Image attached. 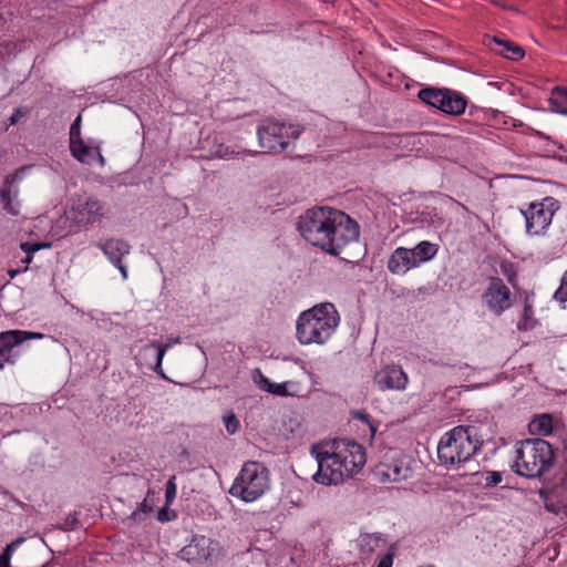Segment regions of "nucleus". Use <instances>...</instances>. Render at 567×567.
Listing matches in <instances>:
<instances>
[{
  "label": "nucleus",
  "instance_id": "nucleus-1",
  "mask_svg": "<svg viewBox=\"0 0 567 567\" xmlns=\"http://www.w3.org/2000/svg\"><path fill=\"white\" fill-rule=\"evenodd\" d=\"M298 230L312 246L333 256L359 238V225L343 212L328 206L306 210L298 221Z\"/></svg>",
  "mask_w": 567,
  "mask_h": 567
},
{
  "label": "nucleus",
  "instance_id": "nucleus-2",
  "mask_svg": "<svg viewBox=\"0 0 567 567\" xmlns=\"http://www.w3.org/2000/svg\"><path fill=\"white\" fill-rule=\"evenodd\" d=\"M340 322V316L331 302H323L303 311L297 321V338L302 344H323Z\"/></svg>",
  "mask_w": 567,
  "mask_h": 567
},
{
  "label": "nucleus",
  "instance_id": "nucleus-3",
  "mask_svg": "<svg viewBox=\"0 0 567 567\" xmlns=\"http://www.w3.org/2000/svg\"><path fill=\"white\" fill-rule=\"evenodd\" d=\"M515 472L527 478L540 477L554 465L553 446L543 439H527L518 442Z\"/></svg>",
  "mask_w": 567,
  "mask_h": 567
},
{
  "label": "nucleus",
  "instance_id": "nucleus-4",
  "mask_svg": "<svg viewBox=\"0 0 567 567\" xmlns=\"http://www.w3.org/2000/svg\"><path fill=\"white\" fill-rule=\"evenodd\" d=\"M318 462V472L313 480L322 485H338L350 476L347 458L342 457L341 443L338 440L312 447Z\"/></svg>",
  "mask_w": 567,
  "mask_h": 567
},
{
  "label": "nucleus",
  "instance_id": "nucleus-5",
  "mask_svg": "<svg viewBox=\"0 0 567 567\" xmlns=\"http://www.w3.org/2000/svg\"><path fill=\"white\" fill-rule=\"evenodd\" d=\"M268 487V470L258 462H247L229 488V494L250 503L262 496Z\"/></svg>",
  "mask_w": 567,
  "mask_h": 567
},
{
  "label": "nucleus",
  "instance_id": "nucleus-6",
  "mask_svg": "<svg viewBox=\"0 0 567 567\" xmlns=\"http://www.w3.org/2000/svg\"><path fill=\"white\" fill-rule=\"evenodd\" d=\"M477 451V444L472 441L470 427L456 426L445 433L437 445V455L445 464L467 461Z\"/></svg>",
  "mask_w": 567,
  "mask_h": 567
},
{
  "label": "nucleus",
  "instance_id": "nucleus-7",
  "mask_svg": "<svg viewBox=\"0 0 567 567\" xmlns=\"http://www.w3.org/2000/svg\"><path fill=\"white\" fill-rule=\"evenodd\" d=\"M221 547L218 542L206 536H193L189 544L179 550L181 559L187 563L213 561L219 557Z\"/></svg>",
  "mask_w": 567,
  "mask_h": 567
},
{
  "label": "nucleus",
  "instance_id": "nucleus-8",
  "mask_svg": "<svg viewBox=\"0 0 567 567\" xmlns=\"http://www.w3.org/2000/svg\"><path fill=\"white\" fill-rule=\"evenodd\" d=\"M104 216L103 204L90 196H79L72 204L68 218L80 227H87L102 219Z\"/></svg>",
  "mask_w": 567,
  "mask_h": 567
},
{
  "label": "nucleus",
  "instance_id": "nucleus-9",
  "mask_svg": "<svg viewBox=\"0 0 567 567\" xmlns=\"http://www.w3.org/2000/svg\"><path fill=\"white\" fill-rule=\"evenodd\" d=\"M285 128L284 123L270 118L258 125L257 135L262 153H281L287 148L288 141L285 140Z\"/></svg>",
  "mask_w": 567,
  "mask_h": 567
},
{
  "label": "nucleus",
  "instance_id": "nucleus-10",
  "mask_svg": "<svg viewBox=\"0 0 567 567\" xmlns=\"http://www.w3.org/2000/svg\"><path fill=\"white\" fill-rule=\"evenodd\" d=\"M33 168V165H24L4 177L0 188V199L3 209L16 216L19 214V183L25 177V174Z\"/></svg>",
  "mask_w": 567,
  "mask_h": 567
},
{
  "label": "nucleus",
  "instance_id": "nucleus-11",
  "mask_svg": "<svg viewBox=\"0 0 567 567\" xmlns=\"http://www.w3.org/2000/svg\"><path fill=\"white\" fill-rule=\"evenodd\" d=\"M43 334L39 332L9 330L0 333V370L6 363L14 364L18 353L14 349L22 342L31 339H42Z\"/></svg>",
  "mask_w": 567,
  "mask_h": 567
},
{
  "label": "nucleus",
  "instance_id": "nucleus-12",
  "mask_svg": "<svg viewBox=\"0 0 567 567\" xmlns=\"http://www.w3.org/2000/svg\"><path fill=\"white\" fill-rule=\"evenodd\" d=\"M538 494L547 512L567 516V472L551 485L540 488Z\"/></svg>",
  "mask_w": 567,
  "mask_h": 567
},
{
  "label": "nucleus",
  "instance_id": "nucleus-13",
  "mask_svg": "<svg viewBox=\"0 0 567 567\" xmlns=\"http://www.w3.org/2000/svg\"><path fill=\"white\" fill-rule=\"evenodd\" d=\"M483 300L488 309L499 316L511 307V291L498 277H491L489 284L483 293Z\"/></svg>",
  "mask_w": 567,
  "mask_h": 567
},
{
  "label": "nucleus",
  "instance_id": "nucleus-14",
  "mask_svg": "<svg viewBox=\"0 0 567 567\" xmlns=\"http://www.w3.org/2000/svg\"><path fill=\"white\" fill-rule=\"evenodd\" d=\"M96 247L100 248L109 260L120 270L123 279H126L127 269L122 264V258L130 254L131 245L123 239L110 238L103 243H97Z\"/></svg>",
  "mask_w": 567,
  "mask_h": 567
},
{
  "label": "nucleus",
  "instance_id": "nucleus-15",
  "mask_svg": "<svg viewBox=\"0 0 567 567\" xmlns=\"http://www.w3.org/2000/svg\"><path fill=\"white\" fill-rule=\"evenodd\" d=\"M526 218V231L530 235H539L551 223V213L543 206L532 203L527 210H520Z\"/></svg>",
  "mask_w": 567,
  "mask_h": 567
},
{
  "label": "nucleus",
  "instance_id": "nucleus-16",
  "mask_svg": "<svg viewBox=\"0 0 567 567\" xmlns=\"http://www.w3.org/2000/svg\"><path fill=\"white\" fill-rule=\"evenodd\" d=\"M439 104V111L443 112L444 114L460 116L464 114L467 107V100L458 91L442 87L441 101Z\"/></svg>",
  "mask_w": 567,
  "mask_h": 567
},
{
  "label": "nucleus",
  "instance_id": "nucleus-17",
  "mask_svg": "<svg viewBox=\"0 0 567 567\" xmlns=\"http://www.w3.org/2000/svg\"><path fill=\"white\" fill-rule=\"evenodd\" d=\"M483 43L495 53L514 61H518L525 55V51L522 47L498 37L486 34L483 38Z\"/></svg>",
  "mask_w": 567,
  "mask_h": 567
},
{
  "label": "nucleus",
  "instance_id": "nucleus-18",
  "mask_svg": "<svg viewBox=\"0 0 567 567\" xmlns=\"http://www.w3.org/2000/svg\"><path fill=\"white\" fill-rule=\"evenodd\" d=\"M70 151L72 155L83 164L93 165L94 163H99L100 166H104L105 164L100 147L89 146L81 138H78L75 142H70Z\"/></svg>",
  "mask_w": 567,
  "mask_h": 567
},
{
  "label": "nucleus",
  "instance_id": "nucleus-19",
  "mask_svg": "<svg viewBox=\"0 0 567 567\" xmlns=\"http://www.w3.org/2000/svg\"><path fill=\"white\" fill-rule=\"evenodd\" d=\"M342 449V457L347 458V468L350 476L358 472L365 464V453L363 447L355 442L340 441Z\"/></svg>",
  "mask_w": 567,
  "mask_h": 567
},
{
  "label": "nucleus",
  "instance_id": "nucleus-20",
  "mask_svg": "<svg viewBox=\"0 0 567 567\" xmlns=\"http://www.w3.org/2000/svg\"><path fill=\"white\" fill-rule=\"evenodd\" d=\"M417 266L412 250L400 247L392 252V274H405Z\"/></svg>",
  "mask_w": 567,
  "mask_h": 567
},
{
  "label": "nucleus",
  "instance_id": "nucleus-21",
  "mask_svg": "<svg viewBox=\"0 0 567 567\" xmlns=\"http://www.w3.org/2000/svg\"><path fill=\"white\" fill-rule=\"evenodd\" d=\"M413 463H415V461L411 455L402 453L399 457H395L394 463L392 464V473L394 474L392 482L406 481L412 477Z\"/></svg>",
  "mask_w": 567,
  "mask_h": 567
},
{
  "label": "nucleus",
  "instance_id": "nucleus-22",
  "mask_svg": "<svg viewBox=\"0 0 567 567\" xmlns=\"http://www.w3.org/2000/svg\"><path fill=\"white\" fill-rule=\"evenodd\" d=\"M168 348V344L162 346L157 343L156 341H153L145 347L142 348L141 352L144 355H153L155 358V364L153 365V370L164 377V373L162 371V361L164 358V354Z\"/></svg>",
  "mask_w": 567,
  "mask_h": 567
},
{
  "label": "nucleus",
  "instance_id": "nucleus-23",
  "mask_svg": "<svg viewBox=\"0 0 567 567\" xmlns=\"http://www.w3.org/2000/svg\"><path fill=\"white\" fill-rule=\"evenodd\" d=\"M52 244L48 241H22L20 243L21 250L25 256L21 259V264L24 265L23 271L28 270L29 265L33 260V255L41 249L51 248Z\"/></svg>",
  "mask_w": 567,
  "mask_h": 567
},
{
  "label": "nucleus",
  "instance_id": "nucleus-24",
  "mask_svg": "<svg viewBox=\"0 0 567 567\" xmlns=\"http://www.w3.org/2000/svg\"><path fill=\"white\" fill-rule=\"evenodd\" d=\"M528 431L533 435H548L553 431V417L550 414H542L534 417L528 424Z\"/></svg>",
  "mask_w": 567,
  "mask_h": 567
},
{
  "label": "nucleus",
  "instance_id": "nucleus-25",
  "mask_svg": "<svg viewBox=\"0 0 567 567\" xmlns=\"http://www.w3.org/2000/svg\"><path fill=\"white\" fill-rule=\"evenodd\" d=\"M550 110L555 113L567 115V89L555 86L548 100Z\"/></svg>",
  "mask_w": 567,
  "mask_h": 567
},
{
  "label": "nucleus",
  "instance_id": "nucleus-26",
  "mask_svg": "<svg viewBox=\"0 0 567 567\" xmlns=\"http://www.w3.org/2000/svg\"><path fill=\"white\" fill-rule=\"evenodd\" d=\"M360 551L363 555H371L378 548L385 544V539H382L375 534H364L359 537Z\"/></svg>",
  "mask_w": 567,
  "mask_h": 567
},
{
  "label": "nucleus",
  "instance_id": "nucleus-27",
  "mask_svg": "<svg viewBox=\"0 0 567 567\" xmlns=\"http://www.w3.org/2000/svg\"><path fill=\"white\" fill-rule=\"evenodd\" d=\"M417 265L432 259L437 252V246L430 241H421L416 247L411 249Z\"/></svg>",
  "mask_w": 567,
  "mask_h": 567
},
{
  "label": "nucleus",
  "instance_id": "nucleus-28",
  "mask_svg": "<svg viewBox=\"0 0 567 567\" xmlns=\"http://www.w3.org/2000/svg\"><path fill=\"white\" fill-rule=\"evenodd\" d=\"M442 87L426 86L419 91L417 97L424 104L439 110Z\"/></svg>",
  "mask_w": 567,
  "mask_h": 567
},
{
  "label": "nucleus",
  "instance_id": "nucleus-29",
  "mask_svg": "<svg viewBox=\"0 0 567 567\" xmlns=\"http://www.w3.org/2000/svg\"><path fill=\"white\" fill-rule=\"evenodd\" d=\"M408 383V375L401 367L392 364V389L403 390Z\"/></svg>",
  "mask_w": 567,
  "mask_h": 567
},
{
  "label": "nucleus",
  "instance_id": "nucleus-30",
  "mask_svg": "<svg viewBox=\"0 0 567 567\" xmlns=\"http://www.w3.org/2000/svg\"><path fill=\"white\" fill-rule=\"evenodd\" d=\"M244 153H246V151L235 150L234 147L226 146L223 144L219 145L217 147V150L215 151L216 156H218L220 158H225V159L239 158V156Z\"/></svg>",
  "mask_w": 567,
  "mask_h": 567
},
{
  "label": "nucleus",
  "instance_id": "nucleus-31",
  "mask_svg": "<svg viewBox=\"0 0 567 567\" xmlns=\"http://www.w3.org/2000/svg\"><path fill=\"white\" fill-rule=\"evenodd\" d=\"M23 542H24V539L22 537H20L7 546L4 551L0 555V567H11L10 559H11L12 551L18 545L22 544Z\"/></svg>",
  "mask_w": 567,
  "mask_h": 567
},
{
  "label": "nucleus",
  "instance_id": "nucleus-32",
  "mask_svg": "<svg viewBox=\"0 0 567 567\" xmlns=\"http://www.w3.org/2000/svg\"><path fill=\"white\" fill-rule=\"evenodd\" d=\"M351 416L355 420H360L368 424L371 434L374 435L377 432V426L371 422L369 414L364 410H352L350 412Z\"/></svg>",
  "mask_w": 567,
  "mask_h": 567
},
{
  "label": "nucleus",
  "instance_id": "nucleus-33",
  "mask_svg": "<svg viewBox=\"0 0 567 567\" xmlns=\"http://www.w3.org/2000/svg\"><path fill=\"white\" fill-rule=\"evenodd\" d=\"M176 496V484H175V476H172L165 486V501L166 505H171Z\"/></svg>",
  "mask_w": 567,
  "mask_h": 567
},
{
  "label": "nucleus",
  "instance_id": "nucleus-34",
  "mask_svg": "<svg viewBox=\"0 0 567 567\" xmlns=\"http://www.w3.org/2000/svg\"><path fill=\"white\" fill-rule=\"evenodd\" d=\"M502 272L506 276L508 282L513 286H515L516 280V270L514 268V265L508 261H503L501 264Z\"/></svg>",
  "mask_w": 567,
  "mask_h": 567
},
{
  "label": "nucleus",
  "instance_id": "nucleus-35",
  "mask_svg": "<svg viewBox=\"0 0 567 567\" xmlns=\"http://www.w3.org/2000/svg\"><path fill=\"white\" fill-rule=\"evenodd\" d=\"M554 298L559 302L567 301V271L564 274L560 287L555 291Z\"/></svg>",
  "mask_w": 567,
  "mask_h": 567
},
{
  "label": "nucleus",
  "instance_id": "nucleus-36",
  "mask_svg": "<svg viewBox=\"0 0 567 567\" xmlns=\"http://www.w3.org/2000/svg\"><path fill=\"white\" fill-rule=\"evenodd\" d=\"M224 423H225V427L229 434H234L238 430L239 421L237 420L236 415L233 413L224 416Z\"/></svg>",
  "mask_w": 567,
  "mask_h": 567
},
{
  "label": "nucleus",
  "instance_id": "nucleus-37",
  "mask_svg": "<svg viewBox=\"0 0 567 567\" xmlns=\"http://www.w3.org/2000/svg\"><path fill=\"white\" fill-rule=\"evenodd\" d=\"M502 473L501 472H487L485 476V486L493 487L502 482Z\"/></svg>",
  "mask_w": 567,
  "mask_h": 567
},
{
  "label": "nucleus",
  "instance_id": "nucleus-38",
  "mask_svg": "<svg viewBox=\"0 0 567 567\" xmlns=\"http://www.w3.org/2000/svg\"><path fill=\"white\" fill-rule=\"evenodd\" d=\"M538 205L543 206L545 210L551 213V216H554V213L559 208L558 200L553 197L544 198V200Z\"/></svg>",
  "mask_w": 567,
  "mask_h": 567
},
{
  "label": "nucleus",
  "instance_id": "nucleus-39",
  "mask_svg": "<svg viewBox=\"0 0 567 567\" xmlns=\"http://www.w3.org/2000/svg\"><path fill=\"white\" fill-rule=\"evenodd\" d=\"M153 511L152 506L147 504V497L137 506V508L132 513V519H138L141 514H148Z\"/></svg>",
  "mask_w": 567,
  "mask_h": 567
},
{
  "label": "nucleus",
  "instance_id": "nucleus-40",
  "mask_svg": "<svg viewBox=\"0 0 567 567\" xmlns=\"http://www.w3.org/2000/svg\"><path fill=\"white\" fill-rule=\"evenodd\" d=\"M176 517L174 511L167 508V505L161 508L157 513V519L162 523L169 522Z\"/></svg>",
  "mask_w": 567,
  "mask_h": 567
},
{
  "label": "nucleus",
  "instance_id": "nucleus-41",
  "mask_svg": "<svg viewBox=\"0 0 567 567\" xmlns=\"http://www.w3.org/2000/svg\"><path fill=\"white\" fill-rule=\"evenodd\" d=\"M302 132V128H300L299 126H296V125H289V126H286V128L284 130V134H285V140L288 141V138H298L300 136Z\"/></svg>",
  "mask_w": 567,
  "mask_h": 567
},
{
  "label": "nucleus",
  "instance_id": "nucleus-42",
  "mask_svg": "<svg viewBox=\"0 0 567 567\" xmlns=\"http://www.w3.org/2000/svg\"><path fill=\"white\" fill-rule=\"evenodd\" d=\"M80 123H81V116L79 115L74 122L72 123L70 127V142H75L80 137Z\"/></svg>",
  "mask_w": 567,
  "mask_h": 567
},
{
  "label": "nucleus",
  "instance_id": "nucleus-43",
  "mask_svg": "<svg viewBox=\"0 0 567 567\" xmlns=\"http://www.w3.org/2000/svg\"><path fill=\"white\" fill-rule=\"evenodd\" d=\"M287 384L288 383H272V386L268 389V392L275 395L286 396L288 395L287 391Z\"/></svg>",
  "mask_w": 567,
  "mask_h": 567
},
{
  "label": "nucleus",
  "instance_id": "nucleus-44",
  "mask_svg": "<svg viewBox=\"0 0 567 567\" xmlns=\"http://www.w3.org/2000/svg\"><path fill=\"white\" fill-rule=\"evenodd\" d=\"M257 372L259 379L255 378V382L257 383L260 390L268 392V389L272 386V382L268 378H266L260 371Z\"/></svg>",
  "mask_w": 567,
  "mask_h": 567
},
{
  "label": "nucleus",
  "instance_id": "nucleus-45",
  "mask_svg": "<svg viewBox=\"0 0 567 567\" xmlns=\"http://www.w3.org/2000/svg\"><path fill=\"white\" fill-rule=\"evenodd\" d=\"M78 524V513L76 512H73L71 514H69L63 523V525L61 526V529L63 530H71L74 528V526Z\"/></svg>",
  "mask_w": 567,
  "mask_h": 567
},
{
  "label": "nucleus",
  "instance_id": "nucleus-46",
  "mask_svg": "<svg viewBox=\"0 0 567 567\" xmlns=\"http://www.w3.org/2000/svg\"><path fill=\"white\" fill-rule=\"evenodd\" d=\"M24 114L25 113L22 111L21 107L16 109L12 115L9 117V124L17 125L20 122L21 117L24 116Z\"/></svg>",
  "mask_w": 567,
  "mask_h": 567
},
{
  "label": "nucleus",
  "instance_id": "nucleus-47",
  "mask_svg": "<svg viewBox=\"0 0 567 567\" xmlns=\"http://www.w3.org/2000/svg\"><path fill=\"white\" fill-rule=\"evenodd\" d=\"M378 567H390V551H386V553L382 556V558H381V560H380V563H379Z\"/></svg>",
  "mask_w": 567,
  "mask_h": 567
},
{
  "label": "nucleus",
  "instance_id": "nucleus-48",
  "mask_svg": "<svg viewBox=\"0 0 567 567\" xmlns=\"http://www.w3.org/2000/svg\"><path fill=\"white\" fill-rule=\"evenodd\" d=\"M380 383L383 384L384 389H389L390 388V373L388 371L383 372V375H382V378L380 380Z\"/></svg>",
  "mask_w": 567,
  "mask_h": 567
},
{
  "label": "nucleus",
  "instance_id": "nucleus-49",
  "mask_svg": "<svg viewBox=\"0 0 567 567\" xmlns=\"http://www.w3.org/2000/svg\"><path fill=\"white\" fill-rule=\"evenodd\" d=\"M532 315H533L532 306L526 303L525 308H524V319H525V321H527L530 318Z\"/></svg>",
  "mask_w": 567,
  "mask_h": 567
},
{
  "label": "nucleus",
  "instance_id": "nucleus-50",
  "mask_svg": "<svg viewBox=\"0 0 567 567\" xmlns=\"http://www.w3.org/2000/svg\"><path fill=\"white\" fill-rule=\"evenodd\" d=\"M23 269H10L8 270V275L11 277V278H14L17 275H19L20 272H22Z\"/></svg>",
  "mask_w": 567,
  "mask_h": 567
},
{
  "label": "nucleus",
  "instance_id": "nucleus-51",
  "mask_svg": "<svg viewBox=\"0 0 567 567\" xmlns=\"http://www.w3.org/2000/svg\"><path fill=\"white\" fill-rule=\"evenodd\" d=\"M395 137L396 140H399V143L402 142V140L405 137V136H401V135H396V136H393L392 135V138ZM394 143V141L392 140V144Z\"/></svg>",
  "mask_w": 567,
  "mask_h": 567
},
{
  "label": "nucleus",
  "instance_id": "nucleus-52",
  "mask_svg": "<svg viewBox=\"0 0 567 567\" xmlns=\"http://www.w3.org/2000/svg\"><path fill=\"white\" fill-rule=\"evenodd\" d=\"M493 2L496 4V6H499L502 8H506L503 3H501V1L498 0H493Z\"/></svg>",
  "mask_w": 567,
  "mask_h": 567
},
{
  "label": "nucleus",
  "instance_id": "nucleus-53",
  "mask_svg": "<svg viewBox=\"0 0 567 567\" xmlns=\"http://www.w3.org/2000/svg\"><path fill=\"white\" fill-rule=\"evenodd\" d=\"M394 549H395V548H394V546L392 545V553H391L392 558L394 557Z\"/></svg>",
  "mask_w": 567,
  "mask_h": 567
},
{
  "label": "nucleus",
  "instance_id": "nucleus-54",
  "mask_svg": "<svg viewBox=\"0 0 567 567\" xmlns=\"http://www.w3.org/2000/svg\"><path fill=\"white\" fill-rule=\"evenodd\" d=\"M475 109V106H472L471 107V111H470V114H473V110Z\"/></svg>",
  "mask_w": 567,
  "mask_h": 567
}]
</instances>
